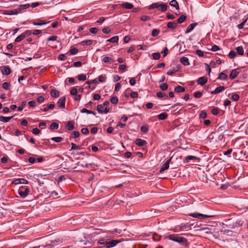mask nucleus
I'll list each match as a JSON object with an SVG mask.
<instances>
[{"label":"nucleus","instance_id":"1","mask_svg":"<svg viewBox=\"0 0 248 248\" xmlns=\"http://www.w3.org/2000/svg\"><path fill=\"white\" fill-rule=\"evenodd\" d=\"M167 238L171 241L177 242L182 245H186L187 244V240L183 237L179 236L176 234H170Z\"/></svg>","mask_w":248,"mask_h":248},{"label":"nucleus","instance_id":"2","mask_svg":"<svg viewBox=\"0 0 248 248\" xmlns=\"http://www.w3.org/2000/svg\"><path fill=\"white\" fill-rule=\"evenodd\" d=\"M168 5L166 3H160L159 2L154 3L149 7V9L157 8L162 12H165L167 10Z\"/></svg>","mask_w":248,"mask_h":248},{"label":"nucleus","instance_id":"3","mask_svg":"<svg viewBox=\"0 0 248 248\" xmlns=\"http://www.w3.org/2000/svg\"><path fill=\"white\" fill-rule=\"evenodd\" d=\"M32 34L31 31L26 30L23 33L19 35L16 38L15 41L16 43H19L25 39L26 37L30 36Z\"/></svg>","mask_w":248,"mask_h":248},{"label":"nucleus","instance_id":"4","mask_svg":"<svg viewBox=\"0 0 248 248\" xmlns=\"http://www.w3.org/2000/svg\"><path fill=\"white\" fill-rule=\"evenodd\" d=\"M29 188L27 187L22 186L18 190V194L22 198H25L29 194Z\"/></svg>","mask_w":248,"mask_h":248},{"label":"nucleus","instance_id":"5","mask_svg":"<svg viewBox=\"0 0 248 248\" xmlns=\"http://www.w3.org/2000/svg\"><path fill=\"white\" fill-rule=\"evenodd\" d=\"M189 215L190 217H192L194 218H197L198 219H203L204 218H209V217H213L214 216L213 215H207L202 214L198 213H191V214H190Z\"/></svg>","mask_w":248,"mask_h":248},{"label":"nucleus","instance_id":"6","mask_svg":"<svg viewBox=\"0 0 248 248\" xmlns=\"http://www.w3.org/2000/svg\"><path fill=\"white\" fill-rule=\"evenodd\" d=\"M97 110L100 113H107L109 111V108L107 107L104 106L102 104L98 105L97 106Z\"/></svg>","mask_w":248,"mask_h":248},{"label":"nucleus","instance_id":"7","mask_svg":"<svg viewBox=\"0 0 248 248\" xmlns=\"http://www.w3.org/2000/svg\"><path fill=\"white\" fill-rule=\"evenodd\" d=\"M172 157H170L162 166V167L160 168L159 170V172L160 173H162L164 170H167L169 168L170 163L171 161V160L172 159Z\"/></svg>","mask_w":248,"mask_h":248},{"label":"nucleus","instance_id":"8","mask_svg":"<svg viewBox=\"0 0 248 248\" xmlns=\"http://www.w3.org/2000/svg\"><path fill=\"white\" fill-rule=\"evenodd\" d=\"M13 184L17 185V184H28V181L23 178H17L15 179L12 183Z\"/></svg>","mask_w":248,"mask_h":248},{"label":"nucleus","instance_id":"9","mask_svg":"<svg viewBox=\"0 0 248 248\" xmlns=\"http://www.w3.org/2000/svg\"><path fill=\"white\" fill-rule=\"evenodd\" d=\"M121 242L120 240H113L112 241H108L107 243V248H110L115 246L117 244Z\"/></svg>","mask_w":248,"mask_h":248},{"label":"nucleus","instance_id":"10","mask_svg":"<svg viewBox=\"0 0 248 248\" xmlns=\"http://www.w3.org/2000/svg\"><path fill=\"white\" fill-rule=\"evenodd\" d=\"M57 104L58 105L59 107L62 108H64L65 106V97H61L58 102Z\"/></svg>","mask_w":248,"mask_h":248},{"label":"nucleus","instance_id":"11","mask_svg":"<svg viewBox=\"0 0 248 248\" xmlns=\"http://www.w3.org/2000/svg\"><path fill=\"white\" fill-rule=\"evenodd\" d=\"M1 72L4 75H8L11 73V70L9 67L6 66H2L1 68Z\"/></svg>","mask_w":248,"mask_h":248},{"label":"nucleus","instance_id":"12","mask_svg":"<svg viewBox=\"0 0 248 248\" xmlns=\"http://www.w3.org/2000/svg\"><path fill=\"white\" fill-rule=\"evenodd\" d=\"M239 73V72L237 70V69H233L231 71L229 75V78L231 79H233L238 75Z\"/></svg>","mask_w":248,"mask_h":248},{"label":"nucleus","instance_id":"13","mask_svg":"<svg viewBox=\"0 0 248 248\" xmlns=\"http://www.w3.org/2000/svg\"><path fill=\"white\" fill-rule=\"evenodd\" d=\"M207 82V78L205 77L200 78L197 80V83L200 85H203Z\"/></svg>","mask_w":248,"mask_h":248},{"label":"nucleus","instance_id":"14","mask_svg":"<svg viewBox=\"0 0 248 248\" xmlns=\"http://www.w3.org/2000/svg\"><path fill=\"white\" fill-rule=\"evenodd\" d=\"M135 143L137 145L140 147H142L145 145L147 144V142L145 140H142L141 139H138L136 140Z\"/></svg>","mask_w":248,"mask_h":248},{"label":"nucleus","instance_id":"15","mask_svg":"<svg viewBox=\"0 0 248 248\" xmlns=\"http://www.w3.org/2000/svg\"><path fill=\"white\" fill-rule=\"evenodd\" d=\"M66 127L68 130H73L75 129L74 122L71 121L67 122Z\"/></svg>","mask_w":248,"mask_h":248},{"label":"nucleus","instance_id":"16","mask_svg":"<svg viewBox=\"0 0 248 248\" xmlns=\"http://www.w3.org/2000/svg\"><path fill=\"white\" fill-rule=\"evenodd\" d=\"M197 25V23H193L190 24L187 27L185 33H188L191 32Z\"/></svg>","mask_w":248,"mask_h":248},{"label":"nucleus","instance_id":"17","mask_svg":"<svg viewBox=\"0 0 248 248\" xmlns=\"http://www.w3.org/2000/svg\"><path fill=\"white\" fill-rule=\"evenodd\" d=\"M225 87L224 86H219L217 87L214 91L211 92L212 94H215L217 93H219L224 91L225 90Z\"/></svg>","mask_w":248,"mask_h":248},{"label":"nucleus","instance_id":"18","mask_svg":"<svg viewBox=\"0 0 248 248\" xmlns=\"http://www.w3.org/2000/svg\"><path fill=\"white\" fill-rule=\"evenodd\" d=\"M50 95L52 97L56 98L60 96V93L55 89H53L50 91Z\"/></svg>","mask_w":248,"mask_h":248},{"label":"nucleus","instance_id":"19","mask_svg":"<svg viewBox=\"0 0 248 248\" xmlns=\"http://www.w3.org/2000/svg\"><path fill=\"white\" fill-rule=\"evenodd\" d=\"M181 63L185 66L189 65V60L187 57H183L180 59Z\"/></svg>","mask_w":248,"mask_h":248},{"label":"nucleus","instance_id":"20","mask_svg":"<svg viewBox=\"0 0 248 248\" xmlns=\"http://www.w3.org/2000/svg\"><path fill=\"white\" fill-rule=\"evenodd\" d=\"M199 158L198 157L193 155H188L185 157L184 159V161L186 163H188L190 160H198Z\"/></svg>","mask_w":248,"mask_h":248},{"label":"nucleus","instance_id":"21","mask_svg":"<svg viewBox=\"0 0 248 248\" xmlns=\"http://www.w3.org/2000/svg\"><path fill=\"white\" fill-rule=\"evenodd\" d=\"M121 7L126 9H131L133 7V5L130 3L124 2L121 4Z\"/></svg>","mask_w":248,"mask_h":248},{"label":"nucleus","instance_id":"22","mask_svg":"<svg viewBox=\"0 0 248 248\" xmlns=\"http://www.w3.org/2000/svg\"><path fill=\"white\" fill-rule=\"evenodd\" d=\"M13 117V116L4 117L0 115V122H2L3 123L8 122L12 119Z\"/></svg>","mask_w":248,"mask_h":248},{"label":"nucleus","instance_id":"23","mask_svg":"<svg viewBox=\"0 0 248 248\" xmlns=\"http://www.w3.org/2000/svg\"><path fill=\"white\" fill-rule=\"evenodd\" d=\"M174 91L177 93H183L185 92V88L178 85L175 88Z\"/></svg>","mask_w":248,"mask_h":248},{"label":"nucleus","instance_id":"24","mask_svg":"<svg viewBox=\"0 0 248 248\" xmlns=\"http://www.w3.org/2000/svg\"><path fill=\"white\" fill-rule=\"evenodd\" d=\"M170 5L173 7H175L176 9H179V4L178 2L176 0H172L170 2Z\"/></svg>","mask_w":248,"mask_h":248},{"label":"nucleus","instance_id":"25","mask_svg":"<svg viewBox=\"0 0 248 248\" xmlns=\"http://www.w3.org/2000/svg\"><path fill=\"white\" fill-rule=\"evenodd\" d=\"M20 13V9H16L13 10L8 11L7 15H16Z\"/></svg>","mask_w":248,"mask_h":248},{"label":"nucleus","instance_id":"26","mask_svg":"<svg viewBox=\"0 0 248 248\" xmlns=\"http://www.w3.org/2000/svg\"><path fill=\"white\" fill-rule=\"evenodd\" d=\"M168 117V114L166 112H163L158 115L157 117L159 120H164Z\"/></svg>","mask_w":248,"mask_h":248},{"label":"nucleus","instance_id":"27","mask_svg":"<svg viewBox=\"0 0 248 248\" xmlns=\"http://www.w3.org/2000/svg\"><path fill=\"white\" fill-rule=\"evenodd\" d=\"M118 40L119 37L118 36H114L113 37L107 40V42L114 43L118 42Z\"/></svg>","mask_w":248,"mask_h":248},{"label":"nucleus","instance_id":"28","mask_svg":"<svg viewBox=\"0 0 248 248\" xmlns=\"http://www.w3.org/2000/svg\"><path fill=\"white\" fill-rule=\"evenodd\" d=\"M167 27H168V28H169L170 29H174L176 28L177 24L174 22H170L168 23Z\"/></svg>","mask_w":248,"mask_h":248},{"label":"nucleus","instance_id":"29","mask_svg":"<svg viewBox=\"0 0 248 248\" xmlns=\"http://www.w3.org/2000/svg\"><path fill=\"white\" fill-rule=\"evenodd\" d=\"M102 61L105 63H111L113 62V60L111 58L107 56L105 57Z\"/></svg>","mask_w":248,"mask_h":248},{"label":"nucleus","instance_id":"30","mask_svg":"<svg viewBox=\"0 0 248 248\" xmlns=\"http://www.w3.org/2000/svg\"><path fill=\"white\" fill-rule=\"evenodd\" d=\"M237 53L240 55L244 54V49L242 46H238L236 48Z\"/></svg>","mask_w":248,"mask_h":248},{"label":"nucleus","instance_id":"31","mask_svg":"<svg viewBox=\"0 0 248 248\" xmlns=\"http://www.w3.org/2000/svg\"><path fill=\"white\" fill-rule=\"evenodd\" d=\"M50 21H45L44 20L42 21V20H40L39 21V22H33V24L35 26H41V25H46L48 23H49Z\"/></svg>","mask_w":248,"mask_h":248},{"label":"nucleus","instance_id":"32","mask_svg":"<svg viewBox=\"0 0 248 248\" xmlns=\"http://www.w3.org/2000/svg\"><path fill=\"white\" fill-rule=\"evenodd\" d=\"M80 112L81 113H86L87 114H93V115H95V113L92 110H89L86 108H82L81 110H80Z\"/></svg>","mask_w":248,"mask_h":248},{"label":"nucleus","instance_id":"33","mask_svg":"<svg viewBox=\"0 0 248 248\" xmlns=\"http://www.w3.org/2000/svg\"><path fill=\"white\" fill-rule=\"evenodd\" d=\"M59 128V124L56 122L52 123L50 125L51 130H57Z\"/></svg>","mask_w":248,"mask_h":248},{"label":"nucleus","instance_id":"34","mask_svg":"<svg viewBox=\"0 0 248 248\" xmlns=\"http://www.w3.org/2000/svg\"><path fill=\"white\" fill-rule=\"evenodd\" d=\"M93 43V41L91 40H84L82 41L80 43V44L81 45H87L90 46L92 45Z\"/></svg>","mask_w":248,"mask_h":248},{"label":"nucleus","instance_id":"35","mask_svg":"<svg viewBox=\"0 0 248 248\" xmlns=\"http://www.w3.org/2000/svg\"><path fill=\"white\" fill-rule=\"evenodd\" d=\"M55 107V105L53 104H51L48 105L46 107L44 108L43 109H41V110L43 111H47L49 109L53 108Z\"/></svg>","mask_w":248,"mask_h":248},{"label":"nucleus","instance_id":"36","mask_svg":"<svg viewBox=\"0 0 248 248\" xmlns=\"http://www.w3.org/2000/svg\"><path fill=\"white\" fill-rule=\"evenodd\" d=\"M186 17L185 15H181L180 17L177 19V23L181 24L184 22L186 20Z\"/></svg>","mask_w":248,"mask_h":248},{"label":"nucleus","instance_id":"37","mask_svg":"<svg viewBox=\"0 0 248 248\" xmlns=\"http://www.w3.org/2000/svg\"><path fill=\"white\" fill-rule=\"evenodd\" d=\"M218 78L221 80H226L227 78V75L223 72H221L219 74Z\"/></svg>","mask_w":248,"mask_h":248},{"label":"nucleus","instance_id":"38","mask_svg":"<svg viewBox=\"0 0 248 248\" xmlns=\"http://www.w3.org/2000/svg\"><path fill=\"white\" fill-rule=\"evenodd\" d=\"M80 135V133L78 131H74L72 133V135L71 136V137L70 138V139L73 138H78Z\"/></svg>","mask_w":248,"mask_h":248},{"label":"nucleus","instance_id":"39","mask_svg":"<svg viewBox=\"0 0 248 248\" xmlns=\"http://www.w3.org/2000/svg\"><path fill=\"white\" fill-rule=\"evenodd\" d=\"M51 140L56 142L59 143L61 142L63 140V139L61 137H57L52 138Z\"/></svg>","mask_w":248,"mask_h":248},{"label":"nucleus","instance_id":"40","mask_svg":"<svg viewBox=\"0 0 248 248\" xmlns=\"http://www.w3.org/2000/svg\"><path fill=\"white\" fill-rule=\"evenodd\" d=\"M177 71V70L175 67H173L168 71L167 74L170 76H172L173 74Z\"/></svg>","mask_w":248,"mask_h":248},{"label":"nucleus","instance_id":"41","mask_svg":"<svg viewBox=\"0 0 248 248\" xmlns=\"http://www.w3.org/2000/svg\"><path fill=\"white\" fill-rule=\"evenodd\" d=\"M193 95L195 98H200L202 96V93L200 91H196L194 93Z\"/></svg>","mask_w":248,"mask_h":248},{"label":"nucleus","instance_id":"42","mask_svg":"<svg viewBox=\"0 0 248 248\" xmlns=\"http://www.w3.org/2000/svg\"><path fill=\"white\" fill-rule=\"evenodd\" d=\"M71 150H80L81 147L80 146L77 145L76 144L72 143H71Z\"/></svg>","mask_w":248,"mask_h":248},{"label":"nucleus","instance_id":"43","mask_svg":"<svg viewBox=\"0 0 248 248\" xmlns=\"http://www.w3.org/2000/svg\"><path fill=\"white\" fill-rule=\"evenodd\" d=\"M78 78L79 81H85L86 79V76L84 74H80L78 76Z\"/></svg>","mask_w":248,"mask_h":248},{"label":"nucleus","instance_id":"44","mask_svg":"<svg viewBox=\"0 0 248 248\" xmlns=\"http://www.w3.org/2000/svg\"><path fill=\"white\" fill-rule=\"evenodd\" d=\"M160 32V31L159 30L157 29H154L151 33V35L152 36L155 37L157 36Z\"/></svg>","mask_w":248,"mask_h":248},{"label":"nucleus","instance_id":"45","mask_svg":"<svg viewBox=\"0 0 248 248\" xmlns=\"http://www.w3.org/2000/svg\"><path fill=\"white\" fill-rule=\"evenodd\" d=\"M30 7V4L29 3H27L25 4H21L19 6L18 9H27Z\"/></svg>","mask_w":248,"mask_h":248},{"label":"nucleus","instance_id":"46","mask_svg":"<svg viewBox=\"0 0 248 248\" xmlns=\"http://www.w3.org/2000/svg\"><path fill=\"white\" fill-rule=\"evenodd\" d=\"M98 243L100 244H104L106 246V247L107 248V243H108V241L107 239H100L98 241Z\"/></svg>","mask_w":248,"mask_h":248},{"label":"nucleus","instance_id":"47","mask_svg":"<svg viewBox=\"0 0 248 248\" xmlns=\"http://www.w3.org/2000/svg\"><path fill=\"white\" fill-rule=\"evenodd\" d=\"M152 56L153 59L155 60H158L160 58V54L158 52L154 53Z\"/></svg>","mask_w":248,"mask_h":248},{"label":"nucleus","instance_id":"48","mask_svg":"<svg viewBox=\"0 0 248 248\" xmlns=\"http://www.w3.org/2000/svg\"><path fill=\"white\" fill-rule=\"evenodd\" d=\"M110 101L113 104H117L118 102V99L116 96H113L111 98Z\"/></svg>","mask_w":248,"mask_h":248},{"label":"nucleus","instance_id":"49","mask_svg":"<svg viewBox=\"0 0 248 248\" xmlns=\"http://www.w3.org/2000/svg\"><path fill=\"white\" fill-rule=\"evenodd\" d=\"M10 86V83L7 82H4L2 85V88L5 90H8L9 89Z\"/></svg>","mask_w":248,"mask_h":248},{"label":"nucleus","instance_id":"50","mask_svg":"<svg viewBox=\"0 0 248 248\" xmlns=\"http://www.w3.org/2000/svg\"><path fill=\"white\" fill-rule=\"evenodd\" d=\"M78 48L74 47V48H71L69 52H70V54H71V55H75L78 52Z\"/></svg>","mask_w":248,"mask_h":248},{"label":"nucleus","instance_id":"51","mask_svg":"<svg viewBox=\"0 0 248 248\" xmlns=\"http://www.w3.org/2000/svg\"><path fill=\"white\" fill-rule=\"evenodd\" d=\"M160 88L162 91H166L168 88V85L166 83H163L160 85Z\"/></svg>","mask_w":248,"mask_h":248},{"label":"nucleus","instance_id":"52","mask_svg":"<svg viewBox=\"0 0 248 248\" xmlns=\"http://www.w3.org/2000/svg\"><path fill=\"white\" fill-rule=\"evenodd\" d=\"M248 18H247L243 22H242L241 24L237 25V28L238 29L241 30L243 28L245 24L246 23V22L248 20Z\"/></svg>","mask_w":248,"mask_h":248},{"label":"nucleus","instance_id":"53","mask_svg":"<svg viewBox=\"0 0 248 248\" xmlns=\"http://www.w3.org/2000/svg\"><path fill=\"white\" fill-rule=\"evenodd\" d=\"M78 90L76 87H73L70 91V94L72 95H75L77 94Z\"/></svg>","mask_w":248,"mask_h":248},{"label":"nucleus","instance_id":"54","mask_svg":"<svg viewBox=\"0 0 248 248\" xmlns=\"http://www.w3.org/2000/svg\"><path fill=\"white\" fill-rule=\"evenodd\" d=\"M26 105V102L23 101L22 102L21 105L17 108L18 111H21L23 109V107Z\"/></svg>","mask_w":248,"mask_h":248},{"label":"nucleus","instance_id":"55","mask_svg":"<svg viewBox=\"0 0 248 248\" xmlns=\"http://www.w3.org/2000/svg\"><path fill=\"white\" fill-rule=\"evenodd\" d=\"M207 117V113L204 111H202L200 114V118L201 119H205Z\"/></svg>","mask_w":248,"mask_h":248},{"label":"nucleus","instance_id":"56","mask_svg":"<svg viewBox=\"0 0 248 248\" xmlns=\"http://www.w3.org/2000/svg\"><path fill=\"white\" fill-rule=\"evenodd\" d=\"M89 31L91 33L93 34H95L97 33L98 31V29L95 27L91 28L89 29Z\"/></svg>","mask_w":248,"mask_h":248},{"label":"nucleus","instance_id":"57","mask_svg":"<svg viewBox=\"0 0 248 248\" xmlns=\"http://www.w3.org/2000/svg\"><path fill=\"white\" fill-rule=\"evenodd\" d=\"M232 99L233 100V101H237L239 100V95L238 94H236V93H234L233 94L232 96Z\"/></svg>","mask_w":248,"mask_h":248},{"label":"nucleus","instance_id":"58","mask_svg":"<svg viewBox=\"0 0 248 248\" xmlns=\"http://www.w3.org/2000/svg\"><path fill=\"white\" fill-rule=\"evenodd\" d=\"M236 56V52L233 50H231L229 54V57L231 58H233Z\"/></svg>","mask_w":248,"mask_h":248},{"label":"nucleus","instance_id":"59","mask_svg":"<svg viewBox=\"0 0 248 248\" xmlns=\"http://www.w3.org/2000/svg\"><path fill=\"white\" fill-rule=\"evenodd\" d=\"M130 96L132 98H137L138 96V93L136 92H133L130 93Z\"/></svg>","mask_w":248,"mask_h":248},{"label":"nucleus","instance_id":"60","mask_svg":"<svg viewBox=\"0 0 248 248\" xmlns=\"http://www.w3.org/2000/svg\"><path fill=\"white\" fill-rule=\"evenodd\" d=\"M110 31V29L109 27H106L102 29V32L104 33L108 34Z\"/></svg>","mask_w":248,"mask_h":248},{"label":"nucleus","instance_id":"61","mask_svg":"<svg viewBox=\"0 0 248 248\" xmlns=\"http://www.w3.org/2000/svg\"><path fill=\"white\" fill-rule=\"evenodd\" d=\"M211 50L212 51L215 52V51H217L219 50V47L217 45H215L212 46Z\"/></svg>","mask_w":248,"mask_h":248},{"label":"nucleus","instance_id":"62","mask_svg":"<svg viewBox=\"0 0 248 248\" xmlns=\"http://www.w3.org/2000/svg\"><path fill=\"white\" fill-rule=\"evenodd\" d=\"M59 59L61 61H64L66 59V56L64 54H61L59 55Z\"/></svg>","mask_w":248,"mask_h":248},{"label":"nucleus","instance_id":"63","mask_svg":"<svg viewBox=\"0 0 248 248\" xmlns=\"http://www.w3.org/2000/svg\"><path fill=\"white\" fill-rule=\"evenodd\" d=\"M81 132L83 134L87 135L89 133V130L87 128H83L81 129Z\"/></svg>","mask_w":248,"mask_h":248},{"label":"nucleus","instance_id":"64","mask_svg":"<svg viewBox=\"0 0 248 248\" xmlns=\"http://www.w3.org/2000/svg\"><path fill=\"white\" fill-rule=\"evenodd\" d=\"M156 96L158 98H162L164 96H165L166 94L164 93H163L162 92H159L156 93Z\"/></svg>","mask_w":248,"mask_h":248}]
</instances>
